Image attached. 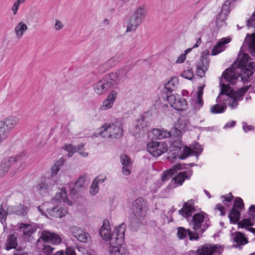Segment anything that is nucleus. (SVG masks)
<instances>
[{"label":"nucleus","instance_id":"nucleus-40","mask_svg":"<svg viewBox=\"0 0 255 255\" xmlns=\"http://www.w3.org/2000/svg\"><path fill=\"white\" fill-rule=\"evenodd\" d=\"M17 246V236L15 234H12L8 236L6 242V250L8 251L12 249H15Z\"/></svg>","mask_w":255,"mask_h":255},{"label":"nucleus","instance_id":"nucleus-7","mask_svg":"<svg viewBox=\"0 0 255 255\" xmlns=\"http://www.w3.org/2000/svg\"><path fill=\"white\" fill-rule=\"evenodd\" d=\"M128 71L127 67H123L115 72L106 74L104 77L111 88H113L127 78Z\"/></svg>","mask_w":255,"mask_h":255},{"label":"nucleus","instance_id":"nucleus-5","mask_svg":"<svg viewBox=\"0 0 255 255\" xmlns=\"http://www.w3.org/2000/svg\"><path fill=\"white\" fill-rule=\"evenodd\" d=\"M99 133L104 138H119L123 135V124L119 120L105 123L100 128Z\"/></svg>","mask_w":255,"mask_h":255},{"label":"nucleus","instance_id":"nucleus-27","mask_svg":"<svg viewBox=\"0 0 255 255\" xmlns=\"http://www.w3.org/2000/svg\"><path fill=\"white\" fill-rule=\"evenodd\" d=\"M100 234L104 240H110V245H111V240L112 238V235L111 234L110 223L108 220H104L103 221V225L100 231Z\"/></svg>","mask_w":255,"mask_h":255},{"label":"nucleus","instance_id":"nucleus-20","mask_svg":"<svg viewBox=\"0 0 255 255\" xmlns=\"http://www.w3.org/2000/svg\"><path fill=\"white\" fill-rule=\"evenodd\" d=\"M231 37L228 36L222 38L218 41L217 44L213 47L211 55H217L221 52L224 51L227 48V44L231 41Z\"/></svg>","mask_w":255,"mask_h":255},{"label":"nucleus","instance_id":"nucleus-34","mask_svg":"<svg viewBox=\"0 0 255 255\" xmlns=\"http://www.w3.org/2000/svg\"><path fill=\"white\" fill-rule=\"evenodd\" d=\"M151 132L153 135V137L157 139H163L168 138L171 136V131L163 128H154L152 129Z\"/></svg>","mask_w":255,"mask_h":255},{"label":"nucleus","instance_id":"nucleus-25","mask_svg":"<svg viewBox=\"0 0 255 255\" xmlns=\"http://www.w3.org/2000/svg\"><path fill=\"white\" fill-rule=\"evenodd\" d=\"M194 204V201L193 200L184 202L182 208L179 211V214L184 218L191 216L192 213L195 211Z\"/></svg>","mask_w":255,"mask_h":255},{"label":"nucleus","instance_id":"nucleus-47","mask_svg":"<svg viewBox=\"0 0 255 255\" xmlns=\"http://www.w3.org/2000/svg\"><path fill=\"white\" fill-rule=\"evenodd\" d=\"M233 208L241 211L244 208V204L243 200L240 198L237 197L235 199L234 203Z\"/></svg>","mask_w":255,"mask_h":255},{"label":"nucleus","instance_id":"nucleus-58","mask_svg":"<svg viewBox=\"0 0 255 255\" xmlns=\"http://www.w3.org/2000/svg\"><path fill=\"white\" fill-rule=\"evenodd\" d=\"M54 249L49 245H44L42 251L46 255H50Z\"/></svg>","mask_w":255,"mask_h":255},{"label":"nucleus","instance_id":"nucleus-36","mask_svg":"<svg viewBox=\"0 0 255 255\" xmlns=\"http://www.w3.org/2000/svg\"><path fill=\"white\" fill-rule=\"evenodd\" d=\"M110 255H129L128 251L121 245L112 244L109 247Z\"/></svg>","mask_w":255,"mask_h":255},{"label":"nucleus","instance_id":"nucleus-41","mask_svg":"<svg viewBox=\"0 0 255 255\" xmlns=\"http://www.w3.org/2000/svg\"><path fill=\"white\" fill-rule=\"evenodd\" d=\"M240 212V210L235 208H233L231 210L228 217L232 223L236 224L240 220L241 216Z\"/></svg>","mask_w":255,"mask_h":255},{"label":"nucleus","instance_id":"nucleus-59","mask_svg":"<svg viewBox=\"0 0 255 255\" xmlns=\"http://www.w3.org/2000/svg\"><path fill=\"white\" fill-rule=\"evenodd\" d=\"M247 25L249 27H255V12L253 16L247 20Z\"/></svg>","mask_w":255,"mask_h":255},{"label":"nucleus","instance_id":"nucleus-48","mask_svg":"<svg viewBox=\"0 0 255 255\" xmlns=\"http://www.w3.org/2000/svg\"><path fill=\"white\" fill-rule=\"evenodd\" d=\"M64 148L68 152V156L71 157L75 152L77 151V147H74L71 144H68L65 145Z\"/></svg>","mask_w":255,"mask_h":255},{"label":"nucleus","instance_id":"nucleus-42","mask_svg":"<svg viewBox=\"0 0 255 255\" xmlns=\"http://www.w3.org/2000/svg\"><path fill=\"white\" fill-rule=\"evenodd\" d=\"M179 81L177 77H173L165 85V88L167 91L171 92L178 86Z\"/></svg>","mask_w":255,"mask_h":255},{"label":"nucleus","instance_id":"nucleus-46","mask_svg":"<svg viewBox=\"0 0 255 255\" xmlns=\"http://www.w3.org/2000/svg\"><path fill=\"white\" fill-rule=\"evenodd\" d=\"M10 214L8 212V207L7 208L6 211L4 209L2 205L0 206V222L3 223L5 221L6 216Z\"/></svg>","mask_w":255,"mask_h":255},{"label":"nucleus","instance_id":"nucleus-32","mask_svg":"<svg viewBox=\"0 0 255 255\" xmlns=\"http://www.w3.org/2000/svg\"><path fill=\"white\" fill-rule=\"evenodd\" d=\"M28 29V26L25 22L23 21L18 22L13 30L15 37L18 39L22 38Z\"/></svg>","mask_w":255,"mask_h":255},{"label":"nucleus","instance_id":"nucleus-9","mask_svg":"<svg viewBox=\"0 0 255 255\" xmlns=\"http://www.w3.org/2000/svg\"><path fill=\"white\" fill-rule=\"evenodd\" d=\"M192 224L195 231L202 234L210 225L209 218L205 213H200L195 214L192 217Z\"/></svg>","mask_w":255,"mask_h":255},{"label":"nucleus","instance_id":"nucleus-37","mask_svg":"<svg viewBox=\"0 0 255 255\" xmlns=\"http://www.w3.org/2000/svg\"><path fill=\"white\" fill-rule=\"evenodd\" d=\"M27 207L22 204L15 206H8V212L10 214H14L17 215L24 216L27 214Z\"/></svg>","mask_w":255,"mask_h":255},{"label":"nucleus","instance_id":"nucleus-8","mask_svg":"<svg viewBox=\"0 0 255 255\" xmlns=\"http://www.w3.org/2000/svg\"><path fill=\"white\" fill-rule=\"evenodd\" d=\"M132 210L134 218L140 222L145 217L148 206L143 198H138L132 202Z\"/></svg>","mask_w":255,"mask_h":255},{"label":"nucleus","instance_id":"nucleus-49","mask_svg":"<svg viewBox=\"0 0 255 255\" xmlns=\"http://www.w3.org/2000/svg\"><path fill=\"white\" fill-rule=\"evenodd\" d=\"M99 185L93 181L90 187V194L92 196H94L96 195L99 192Z\"/></svg>","mask_w":255,"mask_h":255},{"label":"nucleus","instance_id":"nucleus-22","mask_svg":"<svg viewBox=\"0 0 255 255\" xmlns=\"http://www.w3.org/2000/svg\"><path fill=\"white\" fill-rule=\"evenodd\" d=\"M118 93L115 90L111 91L107 98L103 102L100 109L102 111H106L111 109L117 98Z\"/></svg>","mask_w":255,"mask_h":255},{"label":"nucleus","instance_id":"nucleus-54","mask_svg":"<svg viewBox=\"0 0 255 255\" xmlns=\"http://www.w3.org/2000/svg\"><path fill=\"white\" fill-rule=\"evenodd\" d=\"M193 72L191 69H188L183 71L181 76L188 80H191L193 77Z\"/></svg>","mask_w":255,"mask_h":255},{"label":"nucleus","instance_id":"nucleus-33","mask_svg":"<svg viewBox=\"0 0 255 255\" xmlns=\"http://www.w3.org/2000/svg\"><path fill=\"white\" fill-rule=\"evenodd\" d=\"M192 175L191 170L184 172H180L173 179L176 187L182 185L185 179H189Z\"/></svg>","mask_w":255,"mask_h":255},{"label":"nucleus","instance_id":"nucleus-11","mask_svg":"<svg viewBox=\"0 0 255 255\" xmlns=\"http://www.w3.org/2000/svg\"><path fill=\"white\" fill-rule=\"evenodd\" d=\"M148 121L144 116H141L136 119L133 126L131 128V132L135 138H140L146 133V128Z\"/></svg>","mask_w":255,"mask_h":255},{"label":"nucleus","instance_id":"nucleus-28","mask_svg":"<svg viewBox=\"0 0 255 255\" xmlns=\"http://www.w3.org/2000/svg\"><path fill=\"white\" fill-rule=\"evenodd\" d=\"M209 65V60L205 56H201L199 62L197 65V74L200 77H203L207 71Z\"/></svg>","mask_w":255,"mask_h":255},{"label":"nucleus","instance_id":"nucleus-19","mask_svg":"<svg viewBox=\"0 0 255 255\" xmlns=\"http://www.w3.org/2000/svg\"><path fill=\"white\" fill-rule=\"evenodd\" d=\"M223 250L221 246L207 244L199 248L197 250L198 255H212L214 253H221Z\"/></svg>","mask_w":255,"mask_h":255},{"label":"nucleus","instance_id":"nucleus-56","mask_svg":"<svg viewBox=\"0 0 255 255\" xmlns=\"http://www.w3.org/2000/svg\"><path fill=\"white\" fill-rule=\"evenodd\" d=\"M177 139L172 141L170 144V147L174 148H179L181 145V140L180 139V137L176 136Z\"/></svg>","mask_w":255,"mask_h":255},{"label":"nucleus","instance_id":"nucleus-53","mask_svg":"<svg viewBox=\"0 0 255 255\" xmlns=\"http://www.w3.org/2000/svg\"><path fill=\"white\" fill-rule=\"evenodd\" d=\"M9 131L10 130L6 128L5 126H2L0 128V138L1 140L7 137Z\"/></svg>","mask_w":255,"mask_h":255},{"label":"nucleus","instance_id":"nucleus-4","mask_svg":"<svg viewBox=\"0 0 255 255\" xmlns=\"http://www.w3.org/2000/svg\"><path fill=\"white\" fill-rule=\"evenodd\" d=\"M147 14V8L146 5L141 4L136 7L127 20L126 32L135 31L144 21Z\"/></svg>","mask_w":255,"mask_h":255},{"label":"nucleus","instance_id":"nucleus-14","mask_svg":"<svg viewBox=\"0 0 255 255\" xmlns=\"http://www.w3.org/2000/svg\"><path fill=\"white\" fill-rule=\"evenodd\" d=\"M167 100L170 106L177 111H184L187 108L186 100L179 95L168 96L167 97Z\"/></svg>","mask_w":255,"mask_h":255},{"label":"nucleus","instance_id":"nucleus-63","mask_svg":"<svg viewBox=\"0 0 255 255\" xmlns=\"http://www.w3.org/2000/svg\"><path fill=\"white\" fill-rule=\"evenodd\" d=\"M236 122L235 121H232L226 123L224 126V128H227L234 127L236 125Z\"/></svg>","mask_w":255,"mask_h":255},{"label":"nucleus","instance_id":"nucleus-23","mask_svg":"<svg viewBox=\"0 0 255 255\" xmlns=\"http://www.w3.org/2000/svg\"><path fill=\"white\" fill-rule=\"evenodd\" d=\"M188 121L183 118H180L177 124L171 130V132L175 136L180 137L182 133L187 129Z\"/></svg>","mask_w":255,"mask_h":255},{"label":"nucleus","instance_id":"nucleus-24","mask_svg":"<svg viewBox=\"0 0 255 255\" xmlns=\"http://www.w3.org/2000/svg\"><path fill=\"white\" fill-rule=\"evenodd\" d=\"M111 88L104 77L93 85L94 92L99 95L106 93Z\"/></svg>","mask_w":255,"mask_h":255},{"label":"nucleus","instance_id":"nucleus-21","mask_svg":"<svg viewBox=\"0 0 255 255\" xmlns=\"http://www.w3.org/2000/svg\"><path fill=\"white\" fill-rule=\"evenodd\" d=\"M231 37L228 36L222 38L218 41L217 44L213 47L211 55H217L221 52L224 51L227 48V44L231 41Z\"/></svg>","mask_w":255,"mask_h":255},{"label":"nucleus","instance_id":"nucleus-61","mask_svg":"<svg viewBox=\"0 0 255 255\" xmlns=\"http://www.w3.org/2000/svg\"><path fill=\"white\" fill-rule=\"evenodd\" d=\"M243 128L245 132H247L249 131L253 130L254 128L252 125H248L246 123H244L243 126Z\"/></svg>","mask_w":255,"mask_h":255},{"label":"nucleus","instance_id":"nucleus-29","mask_svg":"<svg viewBox=\"0 0 255 255\" xmlns=\"http://www.w3.org/2000/svg\"><path fill=\"white\" fill-rule=\"evenodd\" d=\"M90 182V178L86 174H82L78 178L77 182L75 183L73 189L71 190V192L75 194L78 191L80 188H84Z\"/></svg>","mask_w":255,"mask_h":255},{"label":"nucleus","instance_id":"nucleus-44","mask_svg":"<svg viewBox=\"0 0 255 255\" xmlns=\"http://www.w3.org/2000/svg\"><path fill=\"white\" fill-rule=\"evenodd\" d=\"M26 0H16L12 4L11 10L13 15H16L17 14L18 10L20 4L25 2Z\"/></svg>","mask_w":255,"mask_h":255},{"label":"nucleus","instance_id":"nucleus-35","mask_svg":"<svg viewBox=\"0 0 255 255\" xmlns=\"http://www.w3.org/2000/svg\"><path fill=\"white\" fill-rule=\"evenodd\" d=\"M18 228L25 239L30 237L35 231V228L32 224L20 223L18 225Z\"/></svg>","mask_w":255,"mask_h":255},{"label":"nucleus","instance_id":"nucleus-31","mask_svg":"<svg viewBox=\"0 0 255 255\" xmlns=\"http://www.w3.org/2000/svg\"><path fill=\"white\" fill-rule=\"evenodd\" d=\"M19 119L16 116H11L0 122V128L2 126H5L9 130H12L18 124Z\"/></svg>","mask_w":255,"mask_h":255},{"label":"nucleus","instance_id":"nucleus-12","mask_svg":"<svg viewBox=\"0 0 255 255\" xmlns=\"http://www.w3.org/2000/svg\"><path fill=\"white\" fill-rule=\"evenodd\" d=\"M168 145L165 142L150 141L147 144V150L154 157H158L166 152Z\"/></svg>","mask_w":255,"mask_h":255},{"label":"nucleus","instance_id":"nucleus-3","mask_svg":"<svg viewBox=\"0 0 255 255\" xmlns=\"http://www.w3.org/2000/svg\"><path fill=\"white\" fill-rule=\"evenodd\" d=\"M65 162L63 158H60L54 163L51 167V174L47 177H42L38 184L33 187V191L43 196L49 194L57 183L56 175Z\"/></svg>","mask_w":255,"mask_h":255},{"label":"nucleus","instance_id":"nucleus-26","mask_svg":"<svg viewBox=\"0 0 255 255\" xmlns=\"http://www.w3.org/2000/svg\"><path fill=\"white\" fill-rule=\"evenodd\" d=\"M121 162L123 166L122 173L126 176L129 175L131 173V169L132 165L130 158L126 154H123L120 157Z\"/></svg>","mask_w":255,"mask_h":255},{"label":"nucleus","instance_id":"nucleus-45","mask_svg":"<svg viewBox=\"0 0 255 255\" xmlns=\"http://www.w3.org/2000/svg\"><path fill=\"white\" fill-rule=\"evenodd\" d=\"M121 60V58L118 55H116L111 58L106 62V64L109 67H112L116 65Z\"/></svg>","mask_w":255,"mask_h":255},{"label":"nucleus","instance_id":"nucleus-51","mask_svg":"<svg viewBox=\"0 0 255 255\" xmlns=\"http://www.w3.org/2000/svg\"><path fill=\"white\" fill-rule=\"evenodd\" d=\"M240 228H246L253 225L252 220L250 219H245L238 224Z\"/></svg>","mask_w":255,"mask_h":255},{"label":"nucleus","instance_id":"nucleus-57","mask_svg":"<svg viewBox=\"0 0 255 255\" xmlns=\"http://www.w3.org/2000/svg\"><path fill=\"white\" fill-rule=\"evenodd\" d=\"M233 197V196L231 193H230L227 195H222L221 196V198L223 199L222 202L224 204H226V202H230L232 201Z\"/></svg>","mask_w":255,"mask_h":255},{"label":"nucleus","instance_id":"nucleus-1","mask_svg":"<svg viewBox=\"0 0 255 255\" xmlns=\"http://www.w3.org/2000/svg\"><path fill=\"white\" fill-rule=\"evenodd\" d=\"M247 49L253 55L255 54V32L247 34L237 61L223 73L220 84L221 91L216 99L217 103L210 108L212 114L224 113L227 109V104L231 109L236 108L238 102L242 100L244 94L251 87L250 85L241 88L237 92L230 87V85L238 81L240 77L243 82L248 81L254 73L253 62L249 55L245 53Z\"/></svg>","mask_w":255,"mask_h":255},{"label":"nucleus","instance_id":"nucleus-62","mask_svg":"<svg viewBox=\"0 0 255 255\" xmlns=\"http://www.w3.org/2000/svg\"><path fill=\"white\" fill-rule=\"evenodd\" d=\"M63 24L60 20L58 19L55 20V23L54 25L55 29L57 30L61 29L62 28H63Z\"/></svg>","mask_w":255,"mask_h":255},{"label":"nucleus","instance_id":"nucleus-64","mask_svg":"<svg viewBox=\"0 0 255 255\" xmlns=\"http://www.w3.org/2000/svg\"><path fill=\"white\" fill-rule=\"evenodd\" d=\"M66 255H76L75 251L74 248L72 247H68L67 248L66 250Z\"/></svg>","mask_w":255,"mask_h":255},{"label":"nucleus","instance_id":"nucleus-50","mask_svg":"<svg viewBox=\"0 0 255 255\" xmlns=\"http://www.w3.org/2000/svg\"><path fill=\"white\" fill-rule=\"evenodd\" d=\"M231 3V2L230 0H226L222 6V9L221 13H224L225 15L227 16L230 11V5Z\"/></svg>","mask_w":255,"mask_h":255},{"label":"nucleus","instance_id":"nucleus-43","mask_svg":"<svg viewBox=\"0 0 255 255\" xmlns=\"http://www.w3.org/2000/svg\"><path fill=\"white\" fill-rule=\"evenodd\" d=\"M227 16L224 13H220L217 17L216 23L218 27H222L226 25L225 20Z\"/></svg>","mask_w":255,"mask_h":255},{"label":"nucleus","instance_id":"nucleus-2","mask_svg":"<svg viewBox=\"0 0 255 255\" xmlns=\"http://www.w3.org/2000/svg\"><path fill=\"white\" fill-rule=\"evenodd\" d=\"M53 207L49 208L50 204L44 203L38 207V210L42 215L45 214L44 211L50 216L54 218H62L68 214V209L64 204L72 205V202L67 199V194L65 188H63L59 192H58L54 198L52 200Z\"/></svg>","mask_w":255,"mask_h":255},{"label":"nucleus","instance_id":"nucleus-39","mask_svg":"<svg viewBox=\"0 0 255 255\" xmlns=\"http://www.w3.org/2000/svg\"><path fill=\"white\" fill-rule=\"evenodd\" d=\"M231 238L238 246L245 245L248 242L247 239L240 232H235L232 234Z\"/></svg>","mask_w":255,"mask_h":255},{"label":"nucleus","instance_id":"nucleus-60","mask_svg":"<svg viewBox=\"0 0 255 255\" xmlns=\"http://www.w3.org/2000/svg\"><path fill=\"white\" fill-rule=\"evenodd\" d=\"M215 209L218 210V211H219L220 212V215L221 216H224L225 215V208L221 204H217Z\"/></svg>","mask_w":255,"mask_h":255},{"label":"nucleus","instance_id":"nucleus-13","mask_svg":"<svg viewBox=\"0 0 255 255\" xmlns=\"http://www.w3.org/2000/svg\"><path fill=\"white\" fill-rule=\"evenodd\" d=\"M69 231L71 234L80 243H87L91 240L90 234L83 228L72 226L69 228Z\"/></svg>","mask_w":255,"mask_h":255},{"label":"nucleus","instance_id":"nucleus-52","mask_svg":"<svg viewBox=\"0 0 255 255\" xmlns=\"http://www.w3.org/2000/svg\"><path fill=\"white\" fill-rule=\"evenodd\" d=\"M85 146L84 143H81L77 146V151L80 155L84 157H86L88 156L89 153L84 150V147Z\"/></svg>","mask_w":255,"mask_h":255},{"label":"nucleus","instance_id":"nucleus-10","mask_svg":"<svg viewBox=\"0 0 255 255\" xmlns=\"http://www.w3.org/2000/svg\"><path fill=\"white\" fill-rule=\"evenodd\" d=\"M181 164H177L173 165L171 168L162 174L161 178L158 179L155 182L150 186V190L153 192H156L157 190L162 186L163 183L168 180L177 171L182 168Z\"/></svg>","mask_w":255,"mask_h":255},{"label":"nucleus","instance_id":"nucleus-55","mask_svg":"<svg viewBox=\"0 0 255 255\" xmlns=\"http://www.w3.org/2000/svg\"><path fill=\"white\" fill-rule=\"evenodd\" d=\"M107 179V176L104 174H100L97 176L93 181L97 183V184H99L100 183H102L104 182Z\"/></svg>","mask_w":255,"mask_h":255},{"label":"nucleus","instance_id":"nucleus-30","mask_svg":"<svg viewBox=\"0 0 255 255\" xmlns=\"http://www.w3.org/2000/svg\"><path fill=\"white\" fill-rule=\"evenodd\" d=\"M188 235L190 240H198V234L196 232H192L189 230H187L183 227H179L177 231V237L179 239H183Z\"/></svg>","mask_w":255,"mask_h":255},{"label":"nucleus","instance_id":"nucleus-18","mask_svg":"<svg viewBox=\"0 0 255 255\" xmlns=\"http://www.w3.org/2000/svg\"><path fill=\"white\" fill-rule=\"evenodd\" d=\"M39 239L54 245H58L62 241V239L59 235L46 230L42 231ZM39 240L38 241H39Z\"/></svg>","mask_w":255,"mask_h":255},{"label":"nucleus","instance_id":"nucleus-38","mask_svg":"<svg viewBox=\"0 0 255 255\" xmlns=\"http://www.w3.org/2000/svg\"><path fill=\"white\" fill-rule=\"evenodd\" d=\"M202 41L200 37L198 38L197 40L196 44L191 48H188L186 49L184 53L180 54L177 58L175 61V63L176 64H181L183 63L185 59H186V55L190 53L192 50L194 48H197L199 47L201 44Z\"/></svg>","mask_w":255,"mask_h":255},{"label":"nucleus","instance_id":"nucleus-15","mask_svg":"<svg viewBox=\"0 0 255 255\" xmlns=\"http://www.w3.org/2000/svg\"><path fill=\"white\" fill-rule=\"evenodd\" d=\"M126 227V224L125 223H122L116 228L112 235L111 245L116 244L117 245H122L124 243Z\"/></svg>","mask_w":255,"mask_h":255},{"label":"nucleus","instance_id":"nucleus-6","mask_svg":"<svg viewBox=\"0 0 255 255\" xmlns=\"http://www.w3.org/2000/svg\"><path fill=\"white\" fill-rule=\"evenodd\" d=\"M26 159V154L24 152L18 154L14 157L11 156L3 158L0 163V176H4L14 163H20L21 167L18 169V170H22L24 167Z\"/></svg>","mask_w":255,"mask_h":255},{"label":"nucleus","instance_id":"nucleus-17","mask_svg":"<svg viewBox=\"0 0 255 255\" xmlns=\"http://www.w3.org/2000/svg\"><path fill=\"white\" fill-rule=\"evenodd\" d=\"M203 89L204 86L199 87L196 96L191 99V105L194 111H198L203 106Z\"/></svg>","mask_w":255,"mask_h":255},{"label":"nucleus","instance_id":"nucleus-16","mask_svg":"<svg viewBox=\"0 0 255 255\" xmlns=\"http://www.w3.org/2000/svg\"><path fill=\"white\" fill-rule=\"evenodd\" d=\"M203 149L202 146L198 143H193L191 147H185L183 149L180 155V158L184 159L189 155H196L197 156L201 154Z\"/></svg>","mask_w":255,"mask_h":255}]
</instances>
